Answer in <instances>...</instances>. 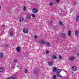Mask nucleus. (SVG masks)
I'll return each mask as SVG.
<instances>
[{"instance_id":"obj_25","label":"nucleus","mask_w":79,"mask_h":79,"mask_svg":"<svg viewBox=\"0 0 79 79\" xmlns=\"http://www.w3.org/2000/svg\"><path fill=\"white\" fill-rule=\"evenodd\" d=\"M74 5H77V2H74Z\"/></svg>"},{"instance_id":"obj_16","label":"nucleus","mask_w":79,"mask_h":79,"mask_svg":"<svg viewBox=\"0 0 79 79\" xmlns=\"http://www.w3.org/2000/svg\"><path fill=\"white\" fill-rule=\"evenodd\" d=\"M46 45L48 46V47H50V43L49 42H46Z\"/></svg>"},{"instance_id":"obj_10","label":"nucleus","mask_w":79,"mask_h":79,"mask_svg":"<svg viewBox=\"0 0 79 79\" xmlns=\"http://www.w3.org/2000/svg\"><path fill=\"white\" fill-rule=\"evenodd\" d=\"M39 43H40V44H45V41H39Z\"/></svg>"},{"instance_id":"obj_20","label":"nucleus","mask_w":79,"mask_h":79,"mask_svg":"<svg viewBox=\"0 0 79 79\" xmlns=\"http://www.w3.org/2000/svg\"><path fill=\"white\" fill-rule=\"evenodd\" d=\"M59 59L60 60H62L63 59V58L60 55H59Z\"/></svg>"},{"instance_id":"obj_17","label":"nucleus","mask_w":79,"mask_h":79,"mask_svg":"<svg viewBox=\"0 0 79 79\" xmlns=\"http://www.w3.org/2000/svg\"><path fill=\"white\" fill-rule=\"evenodd\" d=\"M61 71V70L60 69H57V70L56 73H60Z\"/></svg>"},{"instance_id":"obj_12","label":"nucleus","mask_w":79,"mask_h":79,"mask_svg":"<svg viewBox=\"0 0 79 79\" xmlns=\"http://www.w3.org/2000/svg\"><path fill=\"white\" fill-rule=\"evenodd\" d=\"M53 64V62H48V65L49 66H52Z\"/></svg>"},{"instance_id":"obj_31","label":"nucleus","mask_w":79,"mask_h":79,"mask_svg":"<svg viewBox=\"0 0 79 79\" xmlns=\"http://www.w3.org/2000/svg\"><path fill=\"white\" fill-rule=\"evenodd\" d=\"M17 61H18V60L17 59H15L14 60V62L15 63L17 62Z\"/></svg>"},{"instance_id":"obj_5","label":"nucleus","mask_w":79,"mask_h":79,"mask_svg":"<svg viewBox=\"0 0 79 79\" xmlns=\"http://www.w3.org/2000/svg\"><path fill=\"white\" fill-rule=\"evenodd\" d=\"M72 70L73 71H76V70H77V68L76 66H74L72 67Z\"/></svg>"},{"instance_id":"obj_34","label":"nucleus","mask_w":79,"mask_h":79,"mask_svg":"<svg viewBox=\"0 0 79 79\" xmlns=\"http://www.w3.org/2000/svg\"><path fill=\"white\" fill-rule=\"evenodd\" d=\"M56 3H59L60 2V0H56Z\"/></svg>"},{"instance_id":"obj_15","label":"nucleus","mask_w":79,"mask_h":79,"mask_svg":"<svg viewBox=\"0 0 79 79\" xmlns=\"http://www.w3.org/2000/svg\"><path fill=\"white\" fill-rule=\"evenodd\" d=\"M52 59L53 60H56V56L55 55H54L53 56H52Z\"/></svg>"},{"instance_id":"obj_4","label":"nucleus","mask_w":79,"mask_h":79,"mask_svg":"<svg viewBox=\"0 0 79 79\" xmlns=\"http://www.w3.org/2000/svg\"><path fill=\"white\" fill-rule=\"evenodd\" d=\"M17 52H19L21 51V47L19 46L17 47L16 48Z\"/></svg>"},{"instance_id":"obj_11","label":"nucleus","mask_w":79,"mask_h":79,"mask_svg":"<svg viewBox=\"0 0 79 79\" xmlns=\"http://www.w3.org/2000/svg\"><path fill=\"white\" fill-rule=\"evenodd\" d=\"M68 36H70V35H71V31L70 30H69L68 31Z\"/></svg>"},{"instance_id":"obj_32","label":"nucleus","mask_w":79,"mask_h":79,"mask_svg":"<svg viewBox=\"0 0 79 79\" xmlns=\"http://www.w3.org/2000/svg\"><path fill=\"white\" fill-rule=\"evenodd\" d=\"M37 37H38L36 35H35L34 36V39H37Z\"/></svg>"},{"instance_id":"obj_22","label":"nucleus","mask_w":79,"mask_h":79,"mask_svg":"<svg viewBox=\"0 0 79 79\" xmlns=\"http://www.w3.org/2000/svg\"><path fill=\"white\" fill-rule=\"evenodd\" d=\"M53 79H56V75H54L53 76Z\"/></svg>"},{"instance_id":"obj_37","label":"nucleus","mask_w":79,"mask_h":79,"mask_svg":"<svg viewBox=\"0 0 79 79\" xmlns=\"http://www.w3.org/2000/svg\"><path fill=\"white\" fill-rule=\"evenodd\" d=\"M1 9H2V7H1V6H0V10H1Z\"/></svg>"},{"instance_id":"obj_30","label":"nucleus","mask_w":79,"mask_h":79,"mask_svg":"<svg viewBox=\"0 0 79 79\" xmlns=\"http://www.w3.org/2000/svg\"><path fill=\"white\" fill-rule=\"evenodd\" d=\"M49 5H50V6H52V5H53V3L50 2V3H49Z\"/></svg>"},{"instance_id":"obj_39","label":"nucleus","mask_w":79,"mask_h":79,"mask_svg":"<svg viewBox=\"0 0 79 79\" xmlns=\"http://www.w3.org/2000/svg\"><path fill=\"white\" fill-rule=\"evenodd\" d=\"M12 69H14V68H12Z\"/></svg>"},{"instance_id":"obj_36","label":"nucleus","mask_w":79,"mask_h":79,"mask_svg":"<svg viewBox=\"0 0 79 79\" xmlns=\"http://www.w3.org/2000/svg\"><path fill=\"white\" fill-rule=\"evenodd\" d=\"M76 55H77V56H79V53H77L76 54Z\"/></svg>"},{"instance_id":"obj_19","label":"nucleus","mask_w":79,"mask_h":79,"mask_svg":"<svg viewBox=\"0 0 79 79\" xmlns=\"http://www.w3.org/2000/svg\"><path fill=\"white\" fill-rule=\"evenodd\" d=\"M59 24L61 26H64V24L61 21H59Z\"/></svg>"},{"instance_id":"obj_1","label":"nucleus","mask_w":79,"mask_h":79,"mask_svg":"<svg viewBox=\"0 0 79 79\" xmlns=\"http://www.w3.org/2000/svg\"><path fill=\"white\" fill-rule=\"evenodd\" d=\"M32 12L34 13H38V9L36 8H33L32 10Z\"/></svg>"},{"instance_id":"obj_18","label":"nucleus","mask_w":79,"mask_h":79,"mask_svg":"<svg viewBox=\"0 0 79 79\" xmlns=\"http://www.w3.org/2000/svg\"><path fill=\"white\" fill-rule=\"evenodd\" d=\"M56 75L58 77H61V75L60 74V73H56Z\"/></svg>"},{"instance_id":"obj_14","label":"nucleus","mask_w":79,"mask_h":79,"mask_svg":"<svg viewBox=\"0 0 79 79\" xmlns=\"http://www.w3.org/2000/svg\"><path fill=\"white\" fill-rule=\"evenodd\" d=\"M57 69L56 67H55L53 68V70H52L53 72H54V73H55V71H56Z\"/></svg>"},{"instance_id":"obj_8","label":"nucleus","mask_w":79,"mask_h":79,"mask_svg":"<svg viewBox=\"0 0 79 79\" xmlns=\"http://www.w3.org/2000/svg\"><path fill=\"white\" fill-rule=\"evenodd\" d=\"M26 18L27 19H31V15H27L26 16Z\"/></svg>"},{"instance_id":"obj_28","label":"nucleus","mask_w":79,"mask_h":79,"mask_svg":"<svg viewBox=\"0 0 79 79\" xmlns=\"http://www.w3.org/2000/svg\"><path fill=\"white\" fill-rule=\"evenodd\" d=\"M10 35L11 36H13V32H10Z\"/></svg>"},{"instance_id":"obj_33","label":"nucleus","mask_w":79,"mask_h":79,"mask_svg":"<svg viewBox=\"0 0 79 79\" xmlns=\"http://www.w3.org/2000/svg\"><path fill=\"white\" fill-rule=\"evenodd\" d=\"M27 69H25V73H27Z\"/></svg>"},{"instance_id":"obj_27","label":"nucleus","mask_w":79,"mask_h":79,"mask_svg":"<svg viewBox=\"0 0 79 79\" xmlns=\"http://www.w3.org/2000/svg\"><path fill=\"white\" fill-rule=\"evenodd\" d=\"M31 16L33 17V18H35V15L34 14H31Z\"/></svg>"},{"instance_id":"obj_21","label":"nucleus","mask_w":79,"mask_h":79,"mask_svg":"<svg viewBox=\"0 0 79 79\" xmlns=\"http://www.w3.org/2000/svg\"><path fill=\"white\" fill-rule=\"evenodd\" d=\"M79 19V15H78L77 16V17L76 18V20L77 21H78Z\"/></svg>"},{"instance_id":"obj_38","label":"nucleus","mask_w":79,"mask_h":79,"mask_svg":"<svg viewBox=\"0 0 79 79\" xmlns=\"http://www.w3.org/2000/svg\"><path fill=\"white\" fill-rule=\"evenodd\" d=\"M8 45H6V47H8Z\"/></svg>"},{"instance_id":"obj_23","label":"nucleus","mask_w":79,"mask_h":79,"mask_svg":"<svg viewBox=\"0 0 79 79\" xmlns=\"http://www.w3.org/2000/svg\"><path fill=\"white\" fill-rule=\"evenodd\" d=\"M23 11H26V7L24 6L23 7Z\"/></svg>"},{"instance_id":"obj_9","label":"nucleus","mask_w":79,"mask_h":79,"mask_svg":"<svg viewBox=\"0 0 79 79\" xmlns=\"http://www.w3.org/2000/svg\"><path fill=\"white\" fill-rule=\"evenodd\" d=\"M21 20H24V18H20L19 19V21H20V22H21V23H22L23 22V21H22Z\"/></svg>"},{"instance_id":"obj_35","label":"nucleus","mask_w":79,"mask_h":79,"mask_svg":"<svg viewBox=\"0 0 79 79\" xmlns=\"http://www.w3.org/2000/svg\"><path fill=\"white\" fill-rule=\"evenodd\" d=\"M50 23L51 24H53V21L52 20L51 21Z\"/></svg>"},{"instance_id":"obj_7","label":"nucleus","mask_w":79,"mask_h":79,"mask_svg":"<svg viewBox=\"0 0 79 79\" xmlns=\"http://www.w3.org/2000/svg\"><path fill=\"white\" fill-rule=\"evenodd\" d=\"M60 35L62 37H65L66 36V34L64 33H62Z\"/></svg>"},{"instance_id":"obj_2","label":"nucleus","mask_w":79,"mask_h":79,"mask_svg":"<svg viewBox=\"0 0 79 79\" xmlns=\"http://www.w3.org/2000/svg\"><path fill=\"white\" fill-rule=\"evenodd\" d=\"M17 77L16 75H14L12 77H8L7 79H15Z\"/></svg>"},{"instance_id":"obj_13","label":"nucleus","mask_w":79,"mask_h":79,"mask_svg":"<svg viewBox=\"0 0 79 79\" xmlns=\"http://www.w3.org/2000/svg\"><path fill=\"white\" fill-rule=\"evenodd\" d=\"M4 56L3 54L1 53H0V58H2Z\"/></svg>"},{"instance_id":"obj_6","label":"nucleus","mask_w":79,"mask_h":79,"mask_svg":"<svg viewBox=\"0 0 79 79\" xmlns=\"http://www.w3.org/2000/svg\"><path fill=\"white\" fill-rule=\"evenodd\" d=\"M75 59V57H71L69 58V60L71 61H73V60H74Z\"/></svg>"},{"instance_id":"obj_3","label":"nucleus","mask_w":79,"mask_h":79,"mask_svg":"<svg viewBox=\"0 0 79 79\" xmlns=\"http://www.w3.org/2000/svg\"><path fill=\"white\" fill-rule=\"evenodd\" d=\"M23 31L24 33L25 34H27L28 32V30L27 28H24L23 29Z\"/></svg>"},{"instance_id":"obj_26","label":"nucleus","mask_w":79,"mask_h":79,"mask_svg":"<svg viewBox=\"0 0 79 79\" xmlns=\"http://www.w3.org/2000/svg\"><path fill=\"white\" fill-rule=\"evenodd\" d=\"M33 74H36L37 73V71L35 70H34L33 71Z\"/></svg>"},{"instance_id":"obj_29","label":"nucleus","mask_w":79,"mask_h":79,"mask_svg":"<svg viewBox=\"0 0 79 79\" xmlns=\"http://www.w3.org/2000/svg\"><path fill=\"white\" fill-rule=\"evenodd\" d=\"M46 54H48V53H49V51L47 50L46 51Z\"/></svg>"},{"instance_id":"obj_24","label":"nucleus","mask_w":79,"mask_h":79,"mask_svg":"<svg viewBox=\"0 0 79 79\" xmlns=\"http://www.w3.org/2000/svg\"><path fill=\"white\" fill-rule=\"evenodd\" d=\"M4 71V69L3 68L0 69V72H3Z\"/></svg>"}]
</instances>
